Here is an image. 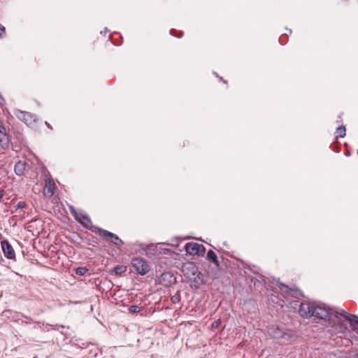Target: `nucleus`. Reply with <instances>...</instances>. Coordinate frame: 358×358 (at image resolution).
I'll list each match as a JSON object with an SVG mask.
<instances>
[{"mask_svg":"<svg viewBox=\"0 0 358 358\" xmlns=\"http://www.w3.org/2000/svg\"><path fill=\"white\" fill-rule=\"evenodd\" d=\"M299 314L303 318L315 317L324 320L335 328L338 333H344L348 327L358 334V317L340 309H331L317 302H302Z\"/></svg>","mask_w":358,"mask_h":358,"instance_id":"f257e3e1","label":"nucleus"},{"mask_svg":"<svg viewBox=\"0 0 358 358\" xmlns=\"http://www.w3.org/2000/svg\"><path fill=\"white\" fill-rule=\"evenodd\" d=\"M71 213L73 215L75 219L79 222L85 228L90 229L92 231L96 232L97 229L92 224V221L87 214L82 211L78 212L73 207H70Z\"/></svg>","mask_w":358,"mask_h":358,"instance_id":"f03ea898","label":"nucleus"},{"mask_svg":"<svg viewBox=\"0 0 358 358\" xmlns=\"http://www.w3.org/2000/svg\"><path fill=\"white\" fill-rule=\"evenodd\" d=\"M131 265L136 272L141 275H145L150 270V267L148 262L145 259L141 257L133 258L131 260Z\"/></svg>","mask_w":358,"mask_h":358,"instance_id":"7ed1b4c3","label":"nucleus"},{"mask_svg":"<svg viewBox=\"0 0 358 358\" xmlns=\"http://www.w3.org/2000/svg\"><path fill=\"white\" fill-rule=\"evenodd\" d=\"M94 228L97 229L98 231L102 233V238H105L106 241H110V243L117 246H121L122 245H123V241L115 234H113L107 230L101 229L99 227Z\"/></svg>","mask_w":358,"mask_h":358,"instance_id":"20e7f679","label":"nucleus"},{"mask_svg":"<svg viewBox=\"0 0 358 358\" xmlns=\"http://www.w3.org/2000/svg\"><path fill=\"white\" fill-rule=\"evenodd\" d=\"M187 253L189 255H203L205 252V248L203 245L196 243H187L185 245Z\"/></svg>","mask_w":358,"mask_h":358,"instance_id":"39448f33","label":"nucleus"},{"mask_svg":"<svg viewBox=\"0 0 358 358\" xmlns=\"http://www.w3.org/2000/svg\"><path fill=\"white\" fill-rule=\"evenodd\" d=\"M15 114L20 120L28 126H33L36 122V116L29 112L17 110Z\"/></svg>","mask_w":358,"mask_h":358,"instance_id":"423d86ee","label":"nucleus"},{"mask_svg":"<svg viewBox=\"0 0 358 358\" xmlns=\"http://www.w3.org/2000/svg\"><path fill=\"white\" fill-rule=\"evenodd\" d=\"M1 245L4 256L8 259H15V253L9 242L6 240L2 241Z\"/></svg>","mask_w":358,"mask_h":358,"instance_id":"0eeeda50","label":"nucleus"},{"mask_svg":"<svg viewBox=\"0 0 358 358\" xmlns=\"http://www.w3.org/2000/svg\"><path fill=\"white\" fill-rule=\"evenodd\" d=\"M280 289L294 298H299L303 296L302 292L299 289L289 288L288 286L284 284L280 285Z\"/></svg>","mask_w":358,"mask_h":358,"instance_id":"6e6552de","label":"nucleus"},{"mask_svg":"<svg viewBox=\"0 0 358 358\" xmlns=\"http://www.w3.org/2000/svg\"><path fill=\"white\" fill-rule=\"evenodd\" d=\"M27 167H29V164L27 162L19 161L15 165V173L19 176H23Z\"/></svg>","mask_w":358,"mask_h":358,"instance_id":"1a4fd4ad","label":"nucleus"},{"mask_svg":"<svg viewBox=\"0 0 358 358\" xmlns=\"http://www.w3.org/2000/svg\"><path fill=\"white\" fill-rule=\"evenodd\" d=\"M54 187L55 183L52 182L50 179H48V180H46L45 187H44V193L52 196L54 193Z\"/></svg>","mask_w":358,"mask_h":358,"instance_id":"9d476101","label":"nucleus"},{"mask_svg":"<svg viewBox=\"0 0 358 358\" xmlns=\"http://www.w3.org/2000/svg\"><path fill=\"white\" fill-rule=\"evenodd\" d=\"M0 145L3 149H6L9 146V140L6 132L0 133Z\"/></svg>","mask_w":358,"mask_h":358,"instance_id":"9b49d317","label":"nucleus"},{"mask_svg":"<svg viewBox=\"0 0 358 358\" xmlns=\"http://www.w3.org/2000/svg\"><path fill=\"white\" fill-rule=\"evenodd\" d=\"M207 259L209 261L212 262L216 266L217 268H218L220 266L216 254L213 250H209L207 252Z\"/></svg>","mask_w":358,"mask_h":358,"instance_id":"f8f14e48","label":"nucleus"},{"mask_svg":"<svg viewBox=\"0 0 358 358\" xmlns=\"http://www.w3.org/2000/svg\"><path fill=\"white\" fill-rule=\"evenodd\" d=\"M125 271H126L125 266L118 265L113 268L112 273H114L115 275H120V274L124 273Z\"/></svg>","mask_w":358,"mask_h":358,"instance_id":"ddd939ff","label":"nucleus"},{"mask_svg":"<svg viewBox=\"0 0 358 358\" xmlns=\"http://www.w3.org/2000/svg\"><path fill=\"white\" fill-rule=\"evenodd\" d=\"M166 278L169 280V283H173L176 280V278L171 273H164L162 275V280H164Z\"/></svg>","mask_w":358,"mask_h":358,"instance_id":"4468645a","label":"nucleus"},{"mask_svg":"<svg viewBox=\"0 0 358 358\" xmlns=\"http://www.w3.org/2000/svg\"><path fill=\"white\" fill-rule=\"evenodd\" d=\"M271 334L275 338H282L284 334L283 331L278 327H276Z\"/></svg>","mask_w":358,"mask_h":358,"instance_id":"2eb2a0df","label":"nucleus"},{"mask_svg":"<svg viewBox=\"0 0 358 358\" xmlns=\"http://www.w3.org/2000/svg\"><path fill=\"white\" fill-rule=\"evenodd\" d=\"M187 268L189 269L192 273L193 275H195L197 274V276H199V273L198 272L197 268L194 265L193 263H189L187 265Z\"/></svg>","mask_w":358,"mask_h":358,"instance_id":"dca6fc26","label":"nucleus"},{"mask_svg":"<svg viewBox=\"0 0 358 358\" xmlns=\"http://www.w3.org/2000/svg\"><path fill=\"white\" fill-rule=\"evenodd\" d=\"M141 307L138 305H133L129 308V311L131 314H136L141 311Z\"/></svg>","mask_w":358,"mask_h":358,"instance_id":"f3484780","label":"nucleus"},{"mask_svg":"<svg viewBox=\"0 0 358 358\" xmlns=\"http://www.w3.org/2000/svg\"><path fill=\"white\" fill-rule=\"evenodd\" d=\"M336 134H338V136L339 137H344L345 136V126H341L338 127L336 129Z\"/></svg>","mask_w":358,"mask_h":358,"instance_id":"a211bd4d","label":"nucleus"},{"mask_svg":"<svg viewBox=\"0 0 358 358\" xmlns=\"http://www.w3.org/2000/svg\"><path fill=\"white\" fill-rule=\"evenodd\" d=\"M87 271L88 269L86 267H78L76 269V273L80 276L84 275Z\"/></svg>","mask_w":358,"mask_h":358,"instance_id":"6ab92c4d","label":"nucleus"},{"mask_svg":"<svg viewBox=\"0 0 358 358\" xmlns=\"http://www.w3.org/2000/svg\"><path fill=\"white\" fill-rule=\"evenodd\" d=\"M26 207V203L24 201H19L15 206L16 210L23 209Z\"/></svg>","mask_w":358,"mask_h":358,"instance_id":"aec40b11","label":"nucleus"},{"mask_svg":"<svg viewBox=\"0 0 358 358\" xmlns=\"http://www.w3.org/2000/svg\"><path fill=\"white\" fill-rule=\"evenodd\" d=\"M6 34L5 27L0 24V38H3Z\"/></svg>","mask_w":358,"mask_h":358,"instance_id":"412c9836","label":"nucleus"},{"mask_svg":"<svg viewBox=\"0 0 358 358\" xmlns=\"http://www.w3.org/2000/svg\"><path fill=\"white\" fill-rule=\"evenodd\" d=\"M220 323H221L220 320H217L215 321V322L213 323V324H212V327H213V328H217V327H218V326L220 324Z\"/></svg>","mask_w":358,"mask_h":358,"instance_id":"4be33fe9","label":"nucleus"},{"mask_svg":"<svg viewBox=\"0 0 358 358\" xmlns=\"http://www.w3.org/2000/svg\"><path fill=\"white\" fill-rule=\"evenodd\" d=\"M171 301L173 303H176L179 301V297L176 296H173L171 297Z\"/></svg>","mask_w":358,"mask_h":358,"instance_id":"5701e85b","label":"nucleus"},{"mask_svg":"<svg viewBox=\"0 0 358 358\" xmlns=\"http://www.w3.org/2000/svg\"><path fill=\"white\" fill-rule=\"evenodd\" d=\"M6 133V128L3 127L2 123H0V133Z\"/></svg>","mask_w":358,"mask_h":358,"instance_id":"b1692460","label":"nucleus"},{"mask_svg":"<svg viewBox=\"0 0 358 358\" xmlns=\"http://www.w3.org/2000/svg\"><path fill=\"white\" fill-rule=\"evenodd\" d=\"M348 358H358V354L357 353H352L348 355Z\"/></svg>","mask_w":358,"mask_h":358,"instance_id":"393cba45","label":"nucleus"},{"mask_svg":"<svg viewBox=\"0 0 358 358\" xmlns=\"http://www.w3.org/2000/svg\"><path fill=\"white\" fill-rule=\"evenodd\" d=\"M4 99L3 97L1 96V94H0V104H3L4 103Z\"/></svg>","mask_w":358,"mask_h":358,"instance_id":"a878e982","label":"nucleus"},{"mask_svg":"<svg viewBox=\"0 0 358 358\" xmlns=\"http://www.w3.org/2000/svg\"><path fill=\"white\" fill-rule=\"evenodd\" d=\"M3 195H4V191L0 190V199H1L3 198Z\"/></svg>","mask_w":358,"mask_h":358,"instance_id":"bb28decb","label":"nucleus"},{"mask_svg":"<svg viewBox=\"0 0 358 358\" xmlns=\"http://www.w3.org/2000/svg\"><path fill=\"white\" fill-rule=\"evenodd\" d=\"M175 31H175L174 29H171V30H170V34H171V35H173V36H176V34H175Z\"/></svg>","mask_w":358,"mask_h":358,"instance_id":"cd10ccee","label":"nucleus"},{"mask_svg":"<svg viewBox=\"0 0 358 358\" xmlns=\"http://www.w3.org/2000/svg\"><path fill=\"white\" fill-rule=\"evenodd\" d=\"M45 124H46V126H47L48 127H49V128L52 129V127H51L50 124L48 122H45Z\"/></svg>","mask_w":358,"mask_h":358,"instance_id":"c85d7f7f","label":"nucleus"},{"mask_svg":"<svg viewBox=\"0 0 358 358\" xmlns=\"http://www.w3.org/2000/svg\"><path fill=\"white\" fill-rule=\"evenodd\" d=\"M357 154H358V150H357Z\"/></svg>","mask_w":358,"mask_h":358,"instance_id":"c756f323","label":"nucleus"}]
</instances>
